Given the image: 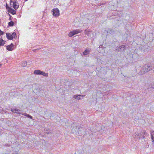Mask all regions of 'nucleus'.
<instances>
[{"instance_id": "0eeeda50", "label": "nucleus", "mask_w": 154, "mask_h": 154, "mask_svg": "<svg viewBox=\"0 0 154 154\" xmlns=\"http://www.w3.org/2000/svg\"><path fill=\"white\" fill-rule=\"evenodd\" d=\"M52 14L54 16H58L60 15L59 11L57 8L54 9L52 10Z\"/></svg>"}, {"instance_id": "9d476101", "label": "nucleus", "mask_w": 154, "mask_h": 154, "mask_svg": "<svg viewBox=\"0 0 154 154\" xmlns=\"http://www.w3.org/2000/svg\"><path fill=\"white\" fill-rule=\"evenodd\" d=\"M91 49L89 48H87L83 52V54L84 55H86L88 54L90 52Z\"/></svg>"}, {"instance_id": "f8f14e48", "label": "nucleus", "mask_w": 154, "mask_h": 154, "mask_svg": "<svg viewBox=\"0 0 154 154\" xmlns=\"http://www.w3.org/2000/svg\"><path fill=\"white\" fill-rule=\"evenodd\" d=\"M147 65H148L147 66L148 67V71H149L150 70H152L154 68V64H147Z\"/></svg>"}, {"instance_id": "f257e3e1", "label": "nucleus", "mask_w": 154, "mask_h": 154, "mask_svg": "<svg viewBox=\"0 0 154 154\" xmlns=\"http://www.w3.org/2000/svg\"><path fill=\"white\" fill-rule=\"evenodd\" d=\"M146 134V131L144 130H142L141 131H137L136 133V134L134 136V137L137 140H139L142 138H144V135Z\"/></svg>"}, {"instance_id": "20e7f679", "label": "nucleus", "mask_w": 154, "mask_h": 154, "mask_svg": "<svg viewBox=\"0 0 154 154\" xmlns=\"http://www.w3.org/2000/svg\"><path fill=\"white\" fill-rule=\"evenodd\" d=\"M34 73L36 75H42L45 77L48 76V74L47 73H45L44 72L39 70H35Z\"/></svg>"}, {"instance_id": "c85d7f7f", "label": "nucleus", "mask_w": 154, "mask_h": 154, "mask_svg": "<svg viewBox=\"0 0 154 154\" xmlns=\"http://www.w3.org/2000/svg\"><path fill=\"white\" fill-rule=\"evenodd\" d=\"M1 65L0 64V67H1Z\"/></svg>"}, {"instance_id": "9b49d317", "label": "nucleus", "mask_w": 154, "mask_h": 154, "mask_svg": "<svg viewBox=\"0 0 154 154\" xmlns=\"http://www.w3.org/2000/svg\"><path fill=\"white\" fill-rule=\"evenodd\" d=\"M84 96L81 95H74L73 96V97L75 99L77 100H79L81 99H82L83 97H84Z\"/></svg>"}, {"instance_id": "4468645a", "label": "nucleus", "mask_w": 154, "mask_h": 154, "mask_svg": "<svg viewBox=\"0 0 154 154\" xmlns=\"http://www.w3.org/2000/svg\"><path fill=\"white\" fill-rule=\"evenodd\" d=\"M6 37L9 40L13 39V38L11 36V33H7Z\"/></svg>"}, {"instance_id": "a878e982", "label": "nucleus", "mask_w": 154, "mask_h": 154, "mask_svg": "<svg viewBox=\"0 0 154 154\" xmlns=\"http://www.w3.org/2000/svg\"><path fill=\"white\" fill-rule=\"evenodd\" d=\"M152 145L154 146V141L153 140H152Z\"/></svg>"}, {"instance_id": "1a4fd4ad", "label": "nucleus", "mask_w": 154, "mask_h": 154, "mask_svg": "<svg viewBox=\"0 0 154 154\" xmlns=\"http://www.w3.org/2000/svg\"><path fill=\"white\" fill-rule=\"evenodd\" d=\"M14 45L12 43L10 45H9L7 46L6 48L7 50L9 51H12L13 49Z\"/></svg>"}, {"instance_id": "6e6552de", "label": "nucleus", "mask_w": 154, "mask_h": 154, "mask_svg": "<svg viewBox=\"0 0 154 154\" xmlns=\"http://www.w3.org/2000/svg\"><path fill=\"white\" fill-rule=\"evenodd\" d=\"M8 12L13 15L15 14L16 13V11L10 7L8 8Z\"/></svg>"}, {"instance_id": "7ed1b4c3", "label": "nucleus", "mask_w": 154, "mask_h": 154, "mask_svg": "<svg viewBox=\"0 0 154 154\" xmlns=\"http://www.w3.org/2000/svg\"><path fill=\"white\" fill-rule=\"evenodd\" d=\"M11 5H12L13 8L15 10L17 9L18 7V3L16 0H11L10 2Z\"/></svg>"}, {"instance_id": "f03ea898", "label": "nucleus", "mask_w": 154, "mask_h": 154, "mask_svg": "<svg viewBox=\"0 0 154 154\" xmlns=\"http://www.w3.org/2000/svg\"><path fill=\"white\" fill-rule=\"evenodd\" d=\"M11 110L13 112L24 115L29 118L31 119H32V117L30 115L27 114L26 113H22V112H21V111L20 110L17 109H11Z\"/></svg>"}, {"instance_id": "dca6fc26", "label": "nucleus", "mask_w": 154, "mask_h": 154, "mask_svg": "<svg viewBox=\"0 0 154 154\" xmlns=\"http://www.w3.org/2000/svg\"><path fill=\"white\" fill-rule=\"evenodd\" d=\"M150 85H151L149 83H146L145 85V87L147 89L150 88Z\"/></svg>"}, {"instance_id": "39448f33", "label": "nucleus", "mask_w": 154, "mask_h": 154, "mask_svg": "<svg viewBox=\"0 0 154 154\" xmlns=\"http://www.w3.org/2000/svg\"><path fill=\"white\" fill-rule=\"evenodd\" d=\"M82 31V30L79 29L74 30L70 32L69 34L68 35L69 37H71L75 35H76L78 33L81 32Z\"/></svg>"}, {"instance_id": "c756f323", "label": "nucleus", "mask_w": 154, "mask_h": 154, "mask_svg": "<svg viewBox=\"0 0 154 154\" xmlns=\"http://www.w3.org/2000/svg\"><path fill=\"white\" fill-rule=\"evenodd\" d=\"M14 154H18L17 153H15Z\"/></svg>"}, {"instance_id": "bb28decb", "label": "nucleus", "mask_w": 154, "mask_h": 154, "mask_svg": "<svg viewBox=\"0 0 154 154\" xmlns=\"http://www.w3.org/2000/svg\"><path fill=\"white\" fill-rule=\"evenodd\" d=\"M57 118L58 119V120H59V121L60 120V118L59 117H57Z\"/></svg>"}, {"instance_id": "423d86ee", "label": "nucleus", "mask_w": 154, "mask_h": 154, "mask_svg": "<svg viewBox=\"0 0 154 154\" xmlns=\"http://www.w3.org/2000/svg\"><path fill=\"white\" fill-rule=\"evenodd\" d=\"M126 46L124 45L119 46L117 47L116 51L120 52H124L125 50Z\"/></svg>"}, {"instance_id": "a211bd4d", "label": "nucleus", "mask_w": 154, "mask_h": 154, "mask_svg": "<svg viewBox=\"0 0 154 154\" xmlns=\"http://www.w3.org/2000/svg\"><path fill=\"white\" fill-rule=\"evenodd\" d=\"M4 43V40L0 38V46L3 45Z\"/></svg>"}, {"instance_id": "393cba45", "label": "nucleus", "mask_w": 154, "mask_h": 154, "mask_svg": "<svg viewBox=\"0 0 154 154\" xmlns=\"http://www.w3.org/2000/svg\"><path fill=\"white\" fill-rule=\"evenodd\" d=\"M103 47L102 45H101L99 46V48H102Z\"/></svg>"}, {"instance_id": "2eb2a0df", "label": "nucleus", "mask_w": 154, "mask_h": 154, "mask_svg": "<svg viewBox=\"0 0 154 154\" xmlns=\"http://www.w3.org/2000/svg\"><path fill=\"white\" fill-rule=\"evenodd\" d=\"M150 134L151 136V139L152 140H154V131L152 130L150 131Z\"/></svg>"}, {"instance_id": "aec40b11", "label": "nucleus", "mask_w": 154, "mask_h": 154, "mask_svg": "<svg viewBox=\"0 0 154 154\" xmlns=\"http://www.w3.org/2000/svg\"><path fill=\"white\" fill-rule=\"evenodd\" d=\"M27 65V63L25 62H23L21 63V66H22L23 67L25 66H26Z\"/></svg>"}, {"instance_id": "4be33fe9", "label": "nucleus", "mask_w": 154, "mask_h": 154, "mask_svg": "<svg viewBox=\"0 0 154 154\" xmlns=\"http://www.w3.org/2000/svg\"><path fill=\"white\" fill-rule=\"evenodd\" d=\"M150 88H154V84L153 83V84H151V85L150 86Z\"/></svg>"}, {"instance_id": "5701e85b", "label": "nucleus", "mask_w": 154, "mask_h": 154, "mask_svg": "<svg viewBox=\"0 0 154 154\" xmlns=\"http://www.w3.org/2000/svg\"><path fill=\"white\" fill-rule=\"evenodd\" d=\"M3 34V32L0 29V35H2Z\"/></svg>"}, {"instance_id": "b1692460", "label": "nucleus", "mask_w": 154, "mask_h": 154, "mask_svg": "<svg viewBox=\"0 0 154 154\" xmlns=\"http://www.w3.org/2000/svg\"><path fill=\"white\" fill-rule=\"evenodd\" d=\"M3 111H4V110H3V109L1 107H0V112H2Z\"/></svg>"}, {"instance_id": "cd10ccee", "label": "nucleus", "mask_w": 154, "mask_h": 154, "mask_svg": "<svg viewBox=\"0 0 154 154\" xmlns=\"http://www.w3.org/2000/svg\"><path fill=\"white\" fill-rule=\"evenodd\" d=\"M6 8L7 9L8 8V6H7V5H6Z\"/></svg>"}, {"instance_id": "6ab92c4d", "label": "nucleus", "mask_w": 154, "mask_h": 154, "mask_svg": "<svg viewBox=\"0 0 154 154\" xmlns=\"http://www.w3.org/2000/svg\"><path fill=\"white\" fill-rule=\"evenodd\" d=\"M12 37L13 39L14 38H15L17 37V36L16 35V33L15 32H14L11 34Z\"/></svg>"}, {"instance_id": "ddd939ff", "label": "nucleus", "mask_w": 154, "mask_h": 154, "mask_svg": "<svg viewBox=\"0 0 154 154\" xmlns=\"http://www.w3.org/2000/svg\"><path fill=\"white\" fill-rule=\"evenodd\" d=\"M146 70H146L145 68H144V67L143 66L142 67L141 70H140V73L142 74H145L148 72Z\"/></svg>"}, {"instance_id": "f3484780", "label": "nucleus", "mask_w": 154, "mask_h": 154, "mask_svg": "<svg viewBox=\"0 0 154 154\" xmlns=\"http://www.w3.org/2000/svg\"><path fill=\"white\" fill-rule=\"evenodd\" d=\"M8 26H12L14 25V22L13 21H11L8 23Z\"/></svg>"}, {"instance_id": "412c9836", "label": "nucleus", "mask_w": 154, "mask_h": 154, "mask_svg": "<svg viewBox=\"0 0 154 154\" xmlns=\"http://www.w3.org/2000/svg\"><path fill=\"white\" fill-rule=\"evenodd\" d=\"M147 66H148V65H147V64H146L145 65H144V68H145L146 70H146L148 72L149 71L148 70V68L147 67H148Z\"/></svg>"}]
</instances>
